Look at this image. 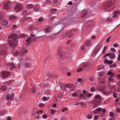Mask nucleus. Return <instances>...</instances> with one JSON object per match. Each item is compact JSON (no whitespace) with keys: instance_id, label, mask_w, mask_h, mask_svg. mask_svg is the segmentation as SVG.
Wrapping results in <instances>:
<instances>
[{"instance_id":"7","label":"nucleus","mask_w":120,"mask_h":120,"mask_svg":"<svg viewBox=\"0 0 120 120\" xmlns=\"http://www.w3.org/2000/svg\"><path fill=\"white\" fill-rule=\"evenodd\" d=\"M1 74L3 78L5 79L9 76L10 75V73L7 71H5L2 72Z\"/></svg>"},{"instance_id":"14","label":"nucleus","mask_w":120,"mask_h":120,"mask_svg":"<svg viewBox=\"0 0 120 120\" xmlns=\"http://www.w3.org/2000/svg\"><path fill=\"white\" fill-rule=\"evenodd\" d=\"M101 98V96L99 95H96L94 97L93 100H97L100 101V99Z\"/></svg>"},{"instance_id":"16","label":"nucleus","mask_w":120,"mask_h":120,"mask_svg":"<svg viewBox=\"0 0 120 120\" xmlns=\"http://www.w3.org/2000/svg\"><path fill=\"white\" fill-rule=\"evenodd\" d=\"M10 19L12 20L16 21L17 19L16 16H11L10 17Z\"/></svg>"},{"instance_id":"34","label":"nucleus","mask_w":120,"mask_h":120,"mask_svg":"<svg viewBox=\"0 0 120 120\" xmlns=\"http://www.w3.org/2000/svg\"><path fill=\"white\" fill-rule=\"evenodd\" d=\"M56 76L55 73H53V74H52V75H49V76L50 78H52L53 76H54L55 77H56Z\"/></svg>"},{"instance_id":"28","label":"nucleus","mask_w":120,"mask_h":120,"mask_svg":"<svg viewBox=\"0 0 120 120\" xmlns=\"http://www.w3.org/2000/svg\"><path fill=\"white\" fill-rule=\"evenodd\" d=\"M7 88L6 86L5 85L3 86L1 88V90H5Z\"/></svg>"},{"instance_id":"5","label":"nucleus","mask_w":120,"mask_h":120,"mask_svg":"<svg viewBox=\"0 0 120 120\" xmlns=\"http://www.w3.org/2000/svg\"><path fill=\"white\" fill-rule=\"evenodd\" d=\"M94 24V22L92 21H89L85 23L86 27L87 28H90L92 27Z\"/></svg>"},{"instance_id":"4","label":"nucleus","mask_w":120,"mask_h":120,"mask_svg":"<svg viewBox=\"0 0 120 120\" xmlns=\"http://www.w3.org/2000/svg\"><path fill=\"white\" fill-rule=\"evenodd\" d=\"M22 6L20 4H18L15 5L14 9L15 10L16 12L22 10Z\"/></svg>"},{"instance_id":"13","label":"nucleus","mask_w":120,"mask_h":120,"mask_svg":"<svg viewBox=\"0 0 120 120\" xmlns=\"http://www.w3.org/2000/svg\"><path fill=\"white\" fill-rule=\"evenodd\" d=\"M98 81L101 84H104L105 81V79L104 78L100 79H98Z\"/></svg>"},{"instance_id":"51","label":"nucleus","mask_w":120,"mask_h":120,"mask_svg":"<svg viewBox=\"0 0 120 120\" xmlns=\"http://www.w3.org/2000/svg\"><path fill=\"white\" fill-rule=\"evenodd\" d=\"M99 49L98 48H96L94 50V51L96 52H97L99 50Z\"/></svg>"},{"instance_id":"58","label":"nucleus","mask_w":120,"mask_h":120,"mask_svg":"<svg viewBox=\"0 0 120 120\" xmlns=\"http://www.w3.org/2000/svg\"><path fill=\"white\" fill-rule=\"evenodd\" d=\"M20 36L21 38H23L24 37L25 35L23 34H20Z\"/></svg>"},{"instance_id":"10","label":"nucleus","mask_w":120,"mask_h":120,"mask_svg":"<svg viewBox=\"0 0 120 120\" xmlns=\"http://www.w3.org/2000/svg\"><path fill=\"white\" fill-rule=\"evenodd\" d=\"M7 65L9 66H11L9 68L10 70H12L14 68H15V67L13 62L11 63H8L7 64Z\"/></svg>"},{"instance_id":"20","label":"nucleus","mask_w":120,"mask_h":120,"mask_svg":"<svg viewBox=\"0 0 120 120\" xmlns=\"http://www.w3.org/2000/svg\"><path fill=\"white\" fill-rule=\"evenodd\" d=\"M81 49L82 51H83L85 52L87 50V49L86 48V46H82Z\"/></svg>"},{"instance_id":"29","label":"nucleus","mask_w":120,"mask_h":120,"mask_svg":"<svg viewBox=\"0 0 120 120\" xmlns=\"http://www.w3.org/2000/svg\"><path fill=\"white\" fill-rule=\"evenodd\" d=\"M33 5L32 4H29L27 5V7L29 9L33 8Z\"/></svg>"},{"instance_id":"27","label":"nucleus","mask_w":120,"mask_h":120,"mask_svg":"<svg viewBox=\"0 0 120 120\" xmlns=\"http://www.w3.org/2000/svg\"><path fill=\"white\" fill-rule=\"evenodd\" d=\"M57 10V9H56L52 8L51 9L50 11L51 13H52L54 12Z\"/></svg>"},{"instance_id":"11","label":"nucleus","mask_w":120,"mask_h":120,"mask_svg":"<svg viewBox=\"0 0 120 120\" xmlns=\"http://www.w3.org/2000/svg\"><path fill=\"white\" fill-rule=\"evenodd\" d=\"M101 92L103 94L107 95H109L110 94V92L108 90L105 89L104 88Z\"/></svg>"},{"instance_id":"64","label":"nucleus","mask_w":120,"mask_h":120,"mask_svg":"<svg viewBox=\"0 0 120 120\" xmlns=\"http://www.w3.org/2000/svg\"><path fill=\"white\" fill-rule=\"evenodd\" d=\"M116 111L117 112H120V109L119 108H117L116 109Z\"/></svg>"},{"instance_id":"33","label":"nucleus","mask_w":120,"mask_h":120,"mask_svg":"<svg viewBox=\"0 0 120 120\" xmlns=\"http://www.w3.org/2000/svg\"><path fill=\"white\" fill-rule=\"evenodd\" d=\"M114 13L115 14H116V15H118L120 13V11H114Z\"/></svg>"},{"instance_id":"54","label":"nucleus","mask_w":120,"mask_h":120,"mask_svg":"<svg viewBox=\"0 0 120 120\" xmlns=\"http://www.w3.org/2000/svg\"><path fill=\"white\" fill-rule=\"evenodd\" d=\"M113 46L114 47H117L118 46V45L117 43H115L114 44Z\"/></svg>"},{"instance_id":"52","label":"nucleus","mask_w":120,"mask_h":120,"mask_svg":"<svg viewBox=\"0 0 120 120\" xmlns=\"http://www.w3.org/2000/svg\"><path fill=\"white\" fill-rule=\"evenodd\" d=\"M113 62V61L112 60H110L109 61H108V64H112Z\"/></svg>"},{"instance_id":"63","label":"nucleus","mask_w":120,"mask_h":120,"mask_svg":"<svg viewBox=\"0 0 120 120\" xmlns=\"http://www.w3.org/2000/svg\"><path fill=\"white\" fill-rule=\"evenodd\" d=\"M98 118V116L95 115L94 117V119L95 120H97Z\"/></svg>"},{"instance_id":"44","label":"nucleus","mask_w":120,"mask_h":120,"mask_svg":"<svg viewBox=\"0 0 120 120\" xmlns=\"http://www.w3.org/2000/svg\"><path fill=\"white\" fill-rule=\"evenodd\" d=\"M19 54V52L18 51H17L15 53H13V55L14 56H17Z\"/></svg>"},{"instance_id":"30","label":"nucleus","mask_w":120,"mask_h":120,"mask_svg":"<svg viewBox=\"0 0 120 120\" xmlns=\"http://www.w3.org/2000/svg\"><path fill=\"white\" fill-rule=\"evenodd\" d=\"M90 44V41L89 40H87L85 43V44L86 45H88Z\"/></svg>"},{"instance_id":"25","label":"nucleus","mask_w":120,"mask_h":120,"mask_svg":"<svg viewBox=\"0 0 120 120\" xmlns=\"http://www.w3.org/2000/svg\"><path fill=\"white\" fill-rule=\"evenodd\" d=\"M30 18V17L27 16H25L22 19V21H25L27 19V18Z\"/></svg>"},{"instance_id":"46","label":"nucleus","mask_w":120,"mask_h":120,"mask_svg":"<svg viewBox=\"0 0 120 120\" xmlns=\"http://www.w3.org/2000/svg\"><path fill=\"white\" fill-rule=\"evenodd\" d=\"M108 80L109 81L111 82L113 81V78L111 77H109L108 78Z\"/></svg>"},{"instance_id":"42","label":"nucleus","mask_w":120,"mask_h":120,"mask_svg":"<svg viewBox=\"0 0 120 120\" xmlns=\"http://www.w3.org/2000/svg\"><path fill=\"white\" fill-rule=\"evenodd\" d=\"M43 18L40 17L38 19V21L39 22H42L43 20Z\"/></svg>"},{"instance_id":"32","label":"nucleus","mask_w":120,"mask_h":120,"mask_svg":"<svg viewBox=\"0 0 120 120\" xmlns=\"http://www.w3.org/2000/svg\"><path fill=\"white\" fill-rule=\"evenodd\" d=\"M45 3L47 4H50L51 3V2L49 0H46Z\"/></svg>"},{"instance_id":"43","label":"nucleus","mask_w":120,"mask_h":120,"mask_svg":"<svg viewBox=\"0 0 120 120\" xmlns=\"http://www.w3.org/2000/svg\"><path fill=\"white\" fill-rule=\"evenodd\" d=\"M31 38L30 37H29L28 39L27 40H26V42H29V43L30 41V40L31 39Z\"/></svg>"},{"instance_id":"59","label":"nucleus","mask_w":120,"mask_h":120,"mask_svg":"<svg viewBox=\"0 0 120 120\" xmlns=\"http://www.w3.org/2000/svg\"><path fill=\"white\" fill-rule=\"evenodd\" d=\"M117 15L116 14H115L114 13H113V15L112 16V17L113 18L115 19L116 18Z\"/></svg>"},{"instance_id":"47","label":"nucleus","mask_w":120,"mask_h":120,"mask_svg":"<svg viewBox=\"0 0 120 120\" xmlns=\"http://www.w3.org/2000/svg\"><path fill=\"white\" fill-rule=\"evenodd\" d=\"M96 109L97 111L98 112H100L102 110V109L101 108H98Z\"/></svg>"},{"instance_id":"61","label":"nucleus","mask_w":120,"mask_h":120,"mask_svg":"<svg viewBox=\"0 0 120 120\" xmlns=\"http://www.w3.org/2000/svg\"><path fill=\"white\" fill-rule=\"evenodd\" d=\"M77 94L76 93H74L72 94V95L73 97H75L77 96Z\"/></svg>"},{"instance_id":"41","label":"nucleus","mask_w":120,"mask_h":120,"mask_svg":"<svg viewBox=\"0 0 120 120\" xmlns=\"http://www.w3.org/2000/svg\"><path fill=\"white\" fill-rule=\"evenodd\" d=\"M71 84H67L65 85V86L67 87L68 88H71V86H70Z\"/></svg>"},{"instance_id":"40","label":"nucleus","mask_w":120,"mask_h":120,"mask_svg":"<svg viewBox=\"0 0 120 120\" xmlns=\"http://www.w3.org/2000/svg\"><path fill=\"white\" fill-rule=\"evenodd\" d=\"M109 116L111 117H113L114 116V114L112 112H110L109 113Z\"/></svg>"},{"instance_id":"6","label":"nucleus","mask_w":120,"mask_h":120,"mask_svg":"<svg viewBox=\"0 0 120 120\" xmlns=\"http://www.w3.org/2000/svg\"><path fill=\"white\" fill-rule=\"evenodd\" d=\"M11 3L10 1L6 3L4 5V8L6 10H8L10 9L11 7Z\"/></svg>"},{"instance_id":"49","label":"nucleus","mask_w":120,"mask_h":120,"mask_svg":"<svg viewBox=\"0 0 120 120\" xmlns=\"http://www.w3.org/2000/svg\"><path fill=\"white\" fill-rule=\"evenodd\" d=\"M83 70V69L81 68H79L77 70V71L78 72H79L82 71Z\"/></svg>"},{"instance_id":"12","label":"nucleus","mask_w":120,"mask_h":120,"mask_svg":"<svg viewBox=\"0 0 120 120\" xmlns=\"http://www.w3.org/2000/svg\"><path fill=\"white\" fill-rule=\"evenodd\" d=\"M67 34H68V37L69 38L73 34V32L71 31H67Z\"/></svg>"},{"instance_id":"15","label":"nucleus","mask_w":120,"mask_h":120,"mask_svg":"<svg viewBox=\"0 0 120 120\" xmlns=\"http://www.w3.org/2000/svg\"><path fill=\"white\" fill-rule=\"evenodd\" d=\"M104 88L103 87L101 86H99L97 87L96 89L97 91H101L102 92V91L103 90Z\"/></svg>"},{"instance_id":"22","label":"nucleus","mask_w":120,"mask_h":120,"mask_svg":"<svg viewBox=\"0 0 120 120\" xmlns=\"http://www.w3.org/2000/svg\"><path fill=\"white\" fill-rule=\"evenodd\" d=\"M17 27V25H13L12 27L11 30L13 32L14 30H15L16 29Z\"/></svg>"},{"instance_id":"2","label":"nucleus","mask_w":120,"mask_h":120,"mask_svg":"<svg viewBox=\"0 0 120 120\" xmlns=\"http://www.w3.org/2000/svg\"><path fill=\"white\" fill-rule=\"evenodd\" d=\"M114 6L113 3L111 2H108L105 4L104 8L105 10L108 12L113 8Z\"/></svg>"},{"instance_id":"56","label":"nucleus","mask_w":120,"mask_h":120,"mask_svg":"<svg viewBox=\"0 0 120 120\" xmlns=\"http://www.w3.org/2000/svg\"><path fill=\"white\" fill-rule=\"evenodd\" d=\"M26 13V11H24L22 13V14H21V15H24Z\"/></svg>"},{"instance_id":"62","label":"nucleus","mask_w":120,"mask_h":120,"mask_svg":"<svg viewBox=\"0 0 120 120\" xmlns=\"http://www.w3.org/2000/svg\"><path fill=\"white\" fill-rule=\"evenodd\" d=\"M36 90V89L34 87H33L31 90L32 92H34Z\"/></svg>"},{"instance_id":"55","label":"nucleus","mask_w":120,"mask_h":120,"mask_svg":"<svg viewBox=\"0 0 120 120\" xmlns=\"http://www.w3.org/2000/svg\"><path fill=\"white\" fill-rule=\"evenodd\" d=\"M42 99L43 100L46 101L47 100V98L46 97H44L42 98Z\"/></svg>"},{"instance_id":"39","label":"nucleus","mask_w":120,"mask_h":120,"mask_svg":"<svg viewBox=\"0 0 120 120\" xmlns=\"http://www.w3.org/2000/svg\"><path fill=\"white\" fill-rule=\"evenodd\" d=\"M116 66V64H114L112 65H110L109 67L110 68H113L115 67Z\"/></svg>"},{"instance_id":"50","label":"nucleus","mask_w":120,"mask_h":120,"mask_svg":"<svg viewBox=\"0 0 120 120\" xmlns=\"http://www.w3.org/2000/svg\"><path fill=\"white\" fill-rule=\"evenodd\" d=\"M103 72H99V75L100 76H102L103 74Z\"/></svg>"},{"instance_id":"17","label":"nucleus","mask_w":120,"mask_h":120,"mask_svg":"<svg viewBox=\"0 0 120 120\" xmlns=\"http://www.w3.org/2000/svg\"><path fill=\"white\" fill-rule=\"evenodd\" d=\"M87 13V11H86L85 10H84L82 11V15H83V16H82V18H83L85 16V15Z\"/></svg>"},{"instance_id":"9","label":"nucleus","mask_w":120,"mask_h":120,"mask_svg":"<svg viewBox=\"0 0 120 120\" xmlns=\"http://www.w3.org/2000/svg\"><path fill=\"white\" fill-rule=\"evenodd\" d=\"M15 94L14 93H12L11 95H8L6 96L7 99L8 101L10 100L11 101H12L14 98Z\"/></svg>"},{"instance_id":"18","label":"nucleus","mask_w":120,"mask_h":120,"mask_svg":"<svg viewBox=\"0 0 120 120\" xmlns=\"http://www.w3.org/2000/svg\"><path fill=\"white\" fill-rule=\"evenodd\" d=\"M79 104L83 107L86 108L87 107V105L85 104L83 102H80L79 103Z\"/></svg>"},{"instance_id":"53","label":"nucleus","mask_w":120,"mask_h":120,"mask_svg":"<svg viewBox=\"0 0 120 120\" xmlns=\"http://www.w3.org/2000/svg\"><path fill=\"white\" fill-rule=\"evenodd\" d=\"M6 111H2L1 112L0 114L2 115H3L4 114V113H6Z\"/></svg>"},{"instance_id":"35","label":"nucleus","mask_w":120,"mask_h":120,"mask_svg":"<svg viewBox=\"0 0 120 120\" xmlns=\"http://www.w3.org/2000/svg\"><path fill=\"white\" fill-rule=\"evenodd\" d=\"M50 28L49 27H47L45 28V31H46V33H48L49 32V30L50 29Z\"/></svg>"},{"instance_id":"19","label":"nucleus","mask_w":120,"mask_h":120,"mask_svg":"<svg viewBox=\"0 0 120 120\" xmlns=\"http://www.w3.org/2000/svg\"><path fill=\"white\" fill-rule=\"evenodd\" d=\"M86 96V94H81L79 95V96L81 98H82L84 99H85Z\"/></svg>"},{"instance_id":"24","label":"nucleus","mask_w":120,"mask_h":120,"mask_svg":"<svg viewBox=\"0 0 120 120\" xmlns=\"http://www.w3.org/2000/svg\"><path fill=\"white\" fill-rule=\"evenodd\" d=\"M40 8L39 7H35L33 9V10L34 11H38L39 10Z\"/></svg>"},{"instance_id":"37","label":"nucleus","mask_w":120,"mask_h":120,"mask_svg":"<svg viewBox=\"0 0 120 120\" xmlns=\"http://www.w3.org/2000/svg\"><path fill=\"white\" fill-rule=\"evenodd\" d=\"M113 96L115 98H116L117 96L116 93L115 92L113 93Z\"/></svg>"},{"instance_id":"57","label":"nucleus","mask_w":120,"mask_h":120,"mask_svg":"<svg viewBox=\"0 0 120 120\" xmlns=\"http://www.w3.org/2000/svg\"><path fill=\"white\" fill-rule=\"evenodd\" d=\"M82 81V79L80 78H79L77 80V81L79 82H81Z\"/></svg>"},{"instance_id":"38","label":"nucleus","mask_w":120,"mask_h":120,"mask_svg":"<svg viewBox=\"0 0 120 120\" xmlns=\"http://www.w3.org/2000/svg\"><path fill=\"white\" fill-rule=\"evenodd\" d=\"M63 36L64 37H68V34H67V31L63 34Z\"/></svg>"},{"instance_id":"26","label":"nucleus","mask_w":120,"mask_h":120,"mask_svg":"<svg viewBox=\"0 0 120 120\" xmlns=\"http://www.w3.org/2000/svg\"><path fill=\"white\" fill-rule=\"evenodd\" d=\"M34 26L33 25H30L29 26V30H31L34 28Z\"/></svg>"},{"instance_id":"23","label":"nucleus","mask_w":120,"mask_h":120,"mask_svg":"<svg viewBox=\"0 0 120 120\" xmlns=\"http://www.w3.org/2000/svg\"><path fill=\"white\" fill-rule=\"evenodd\" d=\"M95 91V88L94 86H92L90 89V91L91 92H93Z\"/></svg>"},{"instance_id":"48","label":"nucleus","mask_w":120,"mask_h":120,"mask_svg":"<svg viewBox=\"0 0 120 120\" xmlns=\"http://www.w3.org/2000/svg\"><path fill=\"white\" fill-rule=\"evenodd\" d=\"M58 97L59 98H61L62 96V95L61 93H58Z\"/></svg>"},{"instance_id":"3","label":"nucleus","mask_w":120,"mask_h":120,"mask_svg":"<svg viewBox=\"0 0 120 120\" xmlns=\"http://www.w3.org/2000/svg\"><path fill=\"white\" fill-rule=\"evenodd\" d=\"M7 48L4 45H1L0 48V54L2 55L7 54Z\"/></svg>"},{"instance_id":"1","label":"nucleus","mask_w":120,"mask_h":120,"mask_svg":"<svg viewBox=\"0 0 120 120\" xmlns=\"http://www.w3.org/2000/svg\"><path fill=\"white\" fill-rule=\"evenodd\" d=\"M19 36L15 34H12L8 37L9 44L12 47L14 48L15 47L17 44L18 41L17 39Z\"/></svg>"},{"instance_id":"8","label":"nucleus","mask_w":120,"mask_h":120,"mask_svg":"<svg viewBox=\"0 0 120 120\" xmlns=\"http://www.w3.org/2000/svg\"><path fill=\"white\" fill-rule=\"evenodd\" d=\"M93 101L94 102V105L93 106L94 108H95L97 107L98 106L100 105V101L97 100H93Z\"/></svg>"},{"instance_id":"36","label":"nucleus","mask_w":120,"mask_h":120,"mask_svg":"<svg viewBox=\"0 0 120 120\" xmlns=\"http://www.w3.org/2000/svg\"><path fill=\"white\" fill-rule=\"evenodd\" d=\"M106 20L109 22L111 21L112 20V19L110 17H108L106 19Z\"/></svg>"},{"instance_id":"45","label":"nucleus","mask_w":120,"mask_h":120,"mask_svg":"<svg viewBox=\"0 0 120 120\" xmlns=\"http://www.w3.org/2000/svg\"><path fill=\"white\" fill-rule=\"evenodd\" d=\"M87 117L89 119H91L92 117V116L90 114L88 115Z\"/></svg>"},{"instance_id":"60","label":"nucleus","mask_w":120,"mask_h":120,"mask_svg":"<svg viewBox=\"0 0 120 120\" xmlns=\"http://www.w3.org/2000/svg\"><path fill=\"white\" fill-rule=\"evenodd\" d=\"M117 60L118 61H120V54H118V55Z\"/></svg>"},{"instance_id":"21","label":"nucleus","mask_w":120,"mask_h":120,"mask_svg":"<svg viewBox=\"0 0 120 120\" xmlns=\"http://www.w3.org/2000/svg\"><path fill=\"white\" fill-rule=\"evenodd\" d=\"M4 16L2 12H0V20H2Z\"/></svg>"},{"instance_id":"31","label":"nucleus","mask_w":120,"mask_h":120,"mask_svg":"<svg viewBox=\"0 0 120 120\" xmlns=\"http://www.w3.org/2000/svg\"><path fill=\"white\" fill-rule=\"evenodd\" d=\"M30 66V64L29 63H26V64L25 67L26 68H28Z\"/></svg>"}]
</instances>
